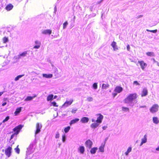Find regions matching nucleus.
<instances>
[{"mask_svg": "<svg viewBox=\"0 0 159 159\" xmlns=\"http://www.w3.org/2000/svg\"><path fill=\"white\" fill-rule=\"evenodd\" d=\"M138 97L136 93H130L124 99V102L125 103H131L135 100Z\"/></svg>", "mask_w": 159, "mask_h": 159, "instance_id": "nucleus-1", "label": "nucleus"}, {"mask_svg": "<svg viewBox=\"0 0 159 159\" xmlns=\"http://www.w3.org/2000/svg\"><path fill=\"white\" fill-rule=\"evenodd\" d=\"M159 106L157 104H153L150 108V111L152 113L157 112L158 110Z\"/></svg>", "mask_w": 159, "mask_h": 159, "instance_id": "nucleus-2", "label": "nucleus"}, {"mask_svg": "<svg viewBox=\"0 0 159 159\" xmlns=\"http://www.w3.org/2000/svg\"><path fill=\"white\" fill-rule=\"evenodd\" d=\"M12 148L11 147H8L5 150V153L8 157H9L11 154Z\"/></svg>", "mask_w": 159, "mask_h": 159, "instance_id": "nucleus-3", "label": "nucleus"}, {"mask_svg": "<svg viewBox=\"0 0 159 159\" xmlns=\"http://www.w3.org/2000/svg\"><path fill=\"white\" fill-rule=\"evenodd\" d=\"M92 142L90 139H88L85 143V144L87 148L90 149L93 145Z\"/></svg>", "mask_w": 159, "mask_h": 159, "instance_id": "nucleus-4", "label": "nucleus"}, {"mask_svg": "<svg viewBox=\"0 0 159 159\" xmlns=\"http://www.w3.org/2000/svg\"><path fill=\"white\" fill-rule=\"evenodd\" d=\"M22 125H19L14 128L13 129V130L15 132V134H18L20 129L22 128Z\"/></svg>", "mask_w": 159, "mask_h": 159, "instance_id": "nucleus-5", "label": "nucleus"}, {"mask_svg": "<svg viewBox=\"0 0 159 159\" xmlns=\"http://www.w3.org/2000/svg\"><path fill=\"white\" fill-rule=\"evenodd\" d=\"M42 127V126L41 124H40L39 123H36V130L35 132V134L40 132Z\"/></svg>", "mask_w": 159, "mask_h": 159, "instance_id": "nucleus-6", "label": "nucleus"}, {"mask_svg": "<svg viewBox=\"0 0 159 159\" xmlns=\"http://www.w3.org/2000/svg\"><path fill=\"white\" fill-rule=\"evenodd\" d=\"M96 115L98 116V117L97 118V119L96 121V122H98L100 124L102 122V120L103 119V116L100 113L97 114Z\"/></svg>", "mask_w": 159, "mask_h": 159, "instance_id": "nucleus-7", "label": "nucleus"}, {"mask_svg": "<svg viewBox=\"0 0 159 159\" xmlns=\"http://www.w3.org/2000/svg\"><path fill=\"white\" fill-rule=\"evenodd\" d=\"M138 63L139 64L143 70H144L145 67L147 66V64L143 61H139Z\"/></svg>", "mask_w": 159, "mask_h": 159, "instance_id": "nucleus-8", "label": "nucleus"}, {"mask_svg": "<svg viewBox=\"0 0 159 159\" xmlns=\"http://www.w3.org/2000/svg\"><path fill=\"white\" fill-rule=\"evenodd\" d=\"M148 94V91L146 88H144L141 91V96L143 97L147 96Z\"/></svg>", "mask_w": 159, "mask_h": 159, "instance_id": "nucleus-9", "label": "nucleus"}, {"mask_svg": "<svg viewBox=\"0 0 159 159\" xmlns=\"http://www.w3.org/2000/svg\"><path fill=\"white\" fill-rule=\"evenodd\" d=\"M123 90V88L122 87L117 86H116L115 89L114 91L117 93H120Z\"/></svg>", "mask_w": 159, "mask_h": 159, "instance_id": "nucleus-10", "label": "nucleus"}, {"mask_svg": "<svg viewBox=\"0 0 159 159\" xmlns=\"http://www.w3.org/2000/svg\"><path fill=\"white\" fill-rule=\"evenodd\" d=\"M73 101V99H71L69 101L66 100L64 103L63 105V106L67 107L68 106L70 105Z\"/></svg>", "mask_w": 159, "mask_h": 159, "instance_id": "nucleus-11", "label": "nucleus"}, {"mask_svg": "<svg viewBox=\"0 0 159 159\" xmlns=\"http://www.w3.org/2000/svg\"><path fill=\"white\" fill-rule=\"evenodd\" d=\"M89 118L86 117H83L80 120V121L83 123H87L89 121Z\"/></svg>", "mask_w": 159, "mask_h": 159, "instance_id": "nucleus-12", "label": "nucleus"}, {"mask_svg": "<svg viewBox=\"0 0 159 159\" xmlns=\"http://www.w3.org/2000/svg\"><path fill=\"white\" fill-rule=\"evenodd\" d=\"M105 145V143L104 142L101 144V146L99 148V151L101 152H104V148Z\"/></svg>", "mask_w": 159, "mask_h": 159, "instance_id": "nucleus-13", "label": "nucleus"}, {"mask_svg": "<svg viewBox=\"0 0 159 159\" xmlns=\"http://www.w3.org/2000/svg\"><path fill=\"white\" fill-rule=\"evenodd\" d=\"M112 47L113 48L114 50L115 51L118 49L117 45L116 44V43L115 42L113 41L111 44Z\"/></svg>", "mask_w": 159, "mask_h": 159, "instance_id": "nucleus-14", "label": "nucleus"}, {"mask_svg": "<svg viewBox=\"0 0 159 159\" xmlns=\"http://www.w3.org/2000/svg\"><path fill=\"white\" fill-rule=\"evenodd\" d=\"M42 33L44 34L50 35L52 33V30H45L43 31Z\"/></svg>", "mask_w": 159, "mask_h": 159, "instance_id": "nucleus-15", "label": "nucleus"}, {"mask_svg": "<svg viewBox=\"0 0 159 159\" xmlns=\"http://www.w3.org/2000/svg\"><path fill=\"white\" fill-rule=\"evenodd\" d=\"M13 7V5L11 4L7 5L5 9L8 11L11 10Z\"/></svg>", "mask_w": 159, "mask_h": 159, "instance_id": "nucleus-16", "label": "nucleus"}, {"mask_svg": "<svg viewBox=\"0 0 159 159\" xmlns=\"http://www.w3.org/2000/svg\"><path fill=\"white\" fill-rule=\"evenodd\" d=\"M99 124L100 123L98 122H96V123H92L91 125V127L92 128L94 129L97 127L99 125Z\"/></svg>", "mask_w": 159, "mask_h": 159, "instance_id": "nucleus-17", "label": "nucleus"}, {"mask_svg": "<svg viewBox=\"0 0 159 159\" xmlns=\"http://www.w3.org/2000/svg\"><path fill=\"white\" fill-rule=\"evenodd\" d=\"M80 153L83 154L84 152V148L83 146H80L78 149Z\"/></svg>", "mask_w": 159, "mask_h": 159, "instance_id": "nucleus-18", "label": "nucleus"}, {"mask_svg": "<svg viewBox=\"0 0 159 159\" xmlns=\"http://www.w3.org/2000/svg\"><path fill=\"white\" fill-rule=\"evenodd\" d=\"M35 43L37 45L34 46V48L35 49L39 48L40 46L41 43L40 42L38 41H35Z\"/></svg>", "mask_w": 159, "mask_h": 159, "instance_id": "nucleus-19", "label": "nucleus"}, {"mask_svg": "<svg viewBox=\"0 0 159 159\" xmlns=\"http://www.w3.org/2000/svg\"><path fill=\"white\" fill-rule=\"evenodd\" d=\"M36 97V95H35L33 96H28L25 99V101H28L31 100L33 98Z\"/></svg>", "mask_w": 159, "mask_h": 159, "instance_id": "nucleus-20", "label": "nucleus"}, {"mask_svg": "<svg viewBox=\"0 0 159 159\" xmlns=\"http://www.w3.org/2000/svg\"><path fill=\"white\" fill-rule=\"evenodd\" d=\"M43 76L46 78H51L52 77V75L51 74H43Z\"/></svg>", "mask_w": 159, "mask_h": 159, "instance_id": "nucleus-21", "label": "nucleus"}, {"mask_svg": "<svg viewBox=\"0 0 159 159\" xmlns=\"http://www.w3.org/2000/svg\"><path fill=\"white\" fill-rule=\"evenodd\" d=\"M21 108L22 107H20L16 109L15 111L14 112V114L16 116L21 111Z\"/></svg>", "mask_w": 159, "mask_h": 159, "instance_id": "nucleus-22", "label": "nucleus"}, {"mask_svg": "<svg viewBox=\"0 0 159 159\" xmlns=\"http://www.w3.org/2000/svg\"><path fill=\"white\" fill-rule=\"evenodd\" d=\"M79 120V119L78 118H75L73 120H71L70 123V124L71 125L73 124H75L78 122Z\"/></svg>", "mask_w": 159, "mask_h": 159, "instance_id": "nucleus-23", "label": "nucleus"}, {"mask_svg": "<svg viewBox=\"0 0 159 159\" xmlns=\"http://www.w3.org/2000/svg\"><path fill=\"white\" fill-rule=\"evenodd\" d=\"M147 140V136L146 135H144V138L142 139V142H141L140 145H142L143 143H145L146 142Z\"/></svg>", "mask_w": 159, "mask_h": 159, "instance_id": "nucleus-24", "label": "nucleus"}, {"mask_svg": "<svg viewBox=\"0 0 159 159\" xmlns=\"http://www.w3.org/2000/svg\"><path fill=\"white\" fill-rule=\"evenodd\" d=\"M98 149L97 147H93L90 150V152L92 154H94L95 153Z\"/></svg>", "mask_w": 159, "mask_h": 159, "instance_id": "nucleus-25", "label": "nucleus"}, {"mask_svg": "<svg viewBox=\"0 0 159 159\" xmlns=\"http://www.w3.org/2000/svg\"><path fill=\"white\" fill-rule=\"evenodd\" d=\"M53 94H50L48 95L47 98V100L48 101H52L53 99Z\"/></svg>", "mask_w": 159, "mask_h": 159, "instance_id": "nucleus-26", "label": "nucleus"}, {"mask_svg": "<svg viewBox=\"0 0 159 159\" xmlns=\"http://www.w3.org/2000/svg\"><path fill=\"white\" fill-rule=\"evenodd\" d=\"M146 55L149 57H153L155 56V54L153 52H148L146 53Z\"/></svg>", "mask_w": 159, "mask_h": 159, "instance_id": "nucleus-27", "label": "nucleus"}, {"mask_svg": "<svg viewBox=\"0 0 159 159\" xmlns=\"http://www.w3.org/2000/svg\"><path fill=\"white\" fill-rule=\"evenodd\" d=\"M153 122L156 124H158L159 122V120L158 118L156 117H154L153 118Z\"/></svg>", "mask_w": 159, "mask_h": 159, "instance_id": "nucleus-28", "label": "nucleus"}, {"mask_svg": "<svg viewBox=\"0 0 159 159\" xmlns=\"http://www.w3.org/2000/svg\"><path fill=\"white\" fill-rule=\"evenodd\" d=\"M109 86V85L108 84H103L102 85V88L103 89H105L108 88Z\"/></svg>", "mask_w": 159, "mask_h": 159, "instance_id": "nucleus-29", "label": "nucleus"}, {"mask_svg": "<svg viewBox=\"0 0 159 159\" xmlns=\"http://www.w3.org/2000/svg\"><path fill=\"white\" fill-rule=\"evenodd\" d=\"M3 42V43H6L8 41V39L6 37H4L2 38Z\"/></svg>", "mask_w": 159, "mask_h": 159, "instance_id": "nucleus-30", "label": "nucleus"}, {"mask_svg": "<svg viewBox=\"0 0 159 159\" xmlns=\"http://www.w3.org/2000/svg\"><path fill=\"white\" fill-rule=\"evenodd\" d=\"M24 75H18L15 78V81H16L18 80L20 78L22 77V76H24Z\"/></svg>", "mask_w": 159, "mask_h": 159, "instance_id": "nucleus-31", "label": "nucleus"}, {"mask_svg": "<svg viewBox=\"0 0 159 159\" xmlns=\"http://www.w3.org/2000/svg\"><path fill=\"white\" fill-rule=\"evenodd\" d=\"M132 148L130 147H129L127 149V150L126 152H125V153L126 155H127L129 152H130L131 151Z\"/></svg>", "mask_w": 159, "mask_h": 159, "instance_id": "nucleus-32", "label": "nucleus"}, {"mask_svg": "<svg viewBox=\"0 0 159 159\" xmlns=\"http://www.w3.org/2000/svg\"><path fill=\"white\" fill-rule=\"evenodd\" d=\"M70 129V127L68 126L66 127H65L64 129V131L66 133H67Z\"/></svg>", "mask_w": 159, "mask_h": 159, "instance_id": "nucleus-33", "label": "nucleus"}, {"mask_svg": "<svg viewBox=\"0 0 159 159\" xmlns=\"http://www.w3.org/2000/svg\"><path fill=\"white\" fill-rule=\"evenodd\" d=\"M68 25V23L67 21H65L64 23L63 24V29H65L66 28L67 25Z\"/></svg>", "mask_w": 159, "mask_h": 159, "instance_id": "nucleus-34", "label": "nucleus"}, {"mask_svg": "<svg viewBox=\"0 0 159 159\" xmlns=\"http://www.w3.org/2000/svg\"><path fill=\"white\" fill-rule=\"evenodd\" d=\"M19 145H18L17 147L15 148V150L16 152L18 154H19L20 152V149L18 148Z\"/></svg>", "mask_w": 159, "mask_h": 159, "instance_id": "nucleus-35", "label": "nucleus"}, {"mask_svg": "<svg viewBox=\"0 0 159 159\" xmlns=\"http://www.w3.org/2000/svg\"><path fill=\"white\" fill-rule=\"evenodd\" d=\"M122 109L124 111H129V108L127 107H122Z\"/></svg>", "mask_w": 159, "mask_h": 159, "instance_id": "nucleus-36", "label": "nucleus"}, {"mask_svg": "<svg viewBox=\"0 0 159 159\" xmlns=\"http://www.w3.org/2000/svg\"><path fill=\"white\" fill-rule=\"evenodd\" d=\"M27 54V51H25L24 52H23L21 54H20L19 55V56H23V57H25L26 56V54Z\"/></svg>", "mask_w": 159, "mask_h": 159, "instance_id": "nucleus-37", "label": "nucleus"}, {"mask_svg": "<svg viewBox=\"0 0 159 159\" xmlns=\"http://www.w3.org/2000/svg\"><path fill=\"white\" fill-rule=\"evenodd\" d=\"M146 30L147 31L150 32H152V33H156L157 32V30H148V29H147Z\"/></svg>", "mask_w": 159, "mask_h": 159, "instance_id": "nucleus-38", "label": "nucleus"}, {"mask_svg": "<svg viewBox=\"0 0 159 159\" xmlns=\"http://www.w3.org/2000/svg\"><path fill=\"white\" fill-rule=\"evenodd\" d=\"M93 87L95 89H96L98 88L97 83H94L93 85Z\"/></svg>", "mask_w": 159, "mask_h": 159, "instance_id": "nucleus-39", "label": "nucleus"}, {"mask_svg": "<svg viewBox=\"0 0 159 159\" xmlns=\"http://www.w3.org/2000/svg\"><path fill=\"white\" fill-rule=\"evenodd\" d=\"M10 118L9 116H7L6 118L2 121L3 123H4L5 122L7 121Z\"/></svg>", "mask_w": 159, "mask_h": 159, "instance_id": "nucleus-40", "label": "nucleus"}, {"mask_svg": "<svg viewBox=\"0 0 159 159\" xmlns=\"http://www.w3.org/2000/svg\"><path fill=\"white\" fill-rule=\"evenodd\" d=\"M87 100L88 102H91L93 100V98L92 97H89L87 98Z\"/></svg>", "mask_w": 159, "mask_h": 159, "instance_id": "nucleus-41", "label": "nucleus"}, {"mask_svg": "<svg viewBox=\"0 0 159 159\" xmlns=\"http://www.w3.org/2000/svg\"><path fill=\"white\" fill-rule=\"evenodd\" d=\"M51 104L54 107H58V105L57 104L56 102H52Z\"/></svg>", "mask_w": 159, "mask_h": 159, "instance_id": "nucleus-42", "label": "nucleus"}, {"mask_svg": "<svg viewBox=\"0 0 159 159\" xmlns=\"http://www.w3.org/2000/svg\"><path fill=\"white\" fill-rule=\"evenodd\" d=\"M77 110V109L76 108H73L72 109L71 112L72 113H75Z\"/></svg>", "mask_w": 159, "mask_h": 159, "instance_id": "nucleus-43", "label": "nucleus"}, {"mask_svg": "<svg viewBox=\"0 0 159 159\" xmlns=\"http://www.w3.org/2000/svg\"><path fill=\"white\" fill-rule=\"evenodd\" d=\"M133 83L134 84H135L136 85H140V84L137 81H134Z\"/></svg>", "mask_w": 159, "mask_h": 159, "instance_id": "nucleus-44", "label": "nucleus"}, {"mask_svg": "<svg viewBox=\"0 0 159 159\" xmlns=\"http://www.w3.org/2000/svg\"><path fill=\"white\" fill-rule=\"evenodd\" d=\"M66 136L65 134H64L62 136V140L63 142H64L65 140Z\"/></svg>", "mask_w": 159, "mask_h": 159, "instance_id": "nucleus-45", "label": "nucleus"}, {"mask_svg": "<svg viewBox=\"0 0 159 159\" xmlns=\"http://www.w3.org/2000/svg\"><path fill=\"white\" fill-rule=\"evenodd\" d=\"M59 133L58 132H57L55 138L56 139H57V138H59Z\"/></svg>", "mask_w": 159, "mask_h": 159, "instance_id": "nucleus-46", "label": "nucleus"}, {"mask_svg": "<svg viewBox=\"0 0 159 159\" xmlns=\"http://www.w3.org/2000/svg\"><path fill=\"white\" fill-rule=\"evenodd\" d=\"M127 49L128 51H129L130 50V46L128 44L127 46Z\"/></svg>", "mask_w": 159, "mask_h": 159, "instance_id": "nucleus-47", "label": "nucleus"}, {"mask_svg": "<svg viewBox=\"0 0 159 159\" xmlns=\"http://www.w3.org/2000/svg\"><path fill=\"white\" fill-rule=\"evenodd\" d=\"M7 104V102H5L3 103L2 104V106H5L6 105V104Z\"/></svg>", "mask_w": 159, "mask_h": 159, "instance_id": "nucleus-48", "label": "nucleus"}, {"mask_svg": "<svg viewBox=\"0 0 159 159\" xmlns=\"http://www.w3.org/2000/svg\"><path fill=\"white\" fill-rule=\"evenodd\" d=\"M14 135H15V134H12L11 136V138H10V139H12L13 138V137H14Z\"/></svg>", "mask_w": 159, "mask_h": 159, "instance_id": "nucleus-49", "label": "nucleus"}, {"mask_svg": "<svg viewBox=\"0 0 159 159\" xmlns=\"http://www.w3.org/2000/svg\"><path fill=\"white\" fill-rule=\"evenodd\" d=\"M107 128V126H104L102 127V128L103 130H105Z\"/></svg>", "mask_w": 159, "mask_h": 159, "instance_id": "nucleus-50", "label": "nucleus"}, {"mask_svg": "<svg viewBox=\"0 0 159 159\" xmlns=\"http://www.w3.org/2000/svg\"><path fill=\"white\" fill-rule=\"evenodd\" d=\"M112 95L113 96V97H115L117 95V93H112Z\"/></svg>", "mask_w": 159, "mask_h": 159, "instance_id": "nucleus-51", "label": "nucleus"}, {"mask_svg": "<svg viewBox=\"0 0 159 159\" xmlns=\"http://www.w3.org/2000/svg\"><path fill=\"white\" fill-rule=\"evenodd\" d=\"M156 150L157 151H159V146H158L156 148Z\"/></svg>", "mask_w": 159, "mask_h": 159, "instance_id": "nucleus-52", "label": "nucleus"}, {"mask_svg": "<svg viewBox=\"0 0 159 159\" xmlns=\"http://www.w3.org/2000/svg\"><path fill=\"white\" fill-rule=\"evenodd\" d=\"M3 92H0V96L2 95V94L3 93Z\"/></svg>", "mask_w": 159, "mask_h": 159, "instance_id": "nucleus-53", "label": "nucleus"}, {"mask_svg": "<svg viewBox=\"0 0 159 159\" xmlns=\"http://www.w3.org/2000/svg\"><path fill=\"white\" fill-rule=\"evenodd\" d=\"M57 96L55 95V96H54V98H54V99H55V98H57Z\"/></svg>", "mask_w": 159, "mask_h": 159, "instance_id": "nucleus-54", "label": "nucleus"}, {"mask_svg": "<svg viewBox=\"0 0 159 159\" xmlns=\"http://www.w3.org/2000/svg\"><path fill=\"white\" fill-rule=\"evenodd\" d=\"M157 65L159 66V62H157Z\"/></svg>", "mask_w": 159, "mask_h": 159, "instance_id": "nucleus-55", "label": "nucleus"}, {"mask_svg": "<svg viewBox=\"0 0 159 159\" xmlns=\"http://www.w3.org/2000/svg\"><path fill=\"white\" fill-rule=\"evenodd\" d=\"M30 146L31 147H33V146L32 144H31L30 145Z\"/></svg>", "mask_w": 159, "mask_h": 159, "instance_id": "nucleus-56", "label": "nucleus"}, {"mask_svg": "<svg viewBox=\"0 0 159 159\" xmlns=\"http://www.w3.org/2000/svg\"><path fill=\"white\" fill-rule=\"evenodd\" d=\"M92 122H94V120H92Z\"/></svg>", "mask_w": 159, "mask_h": 159, "instance_id": "nucleus-57", "label": "nucleus"}]
</instances>
